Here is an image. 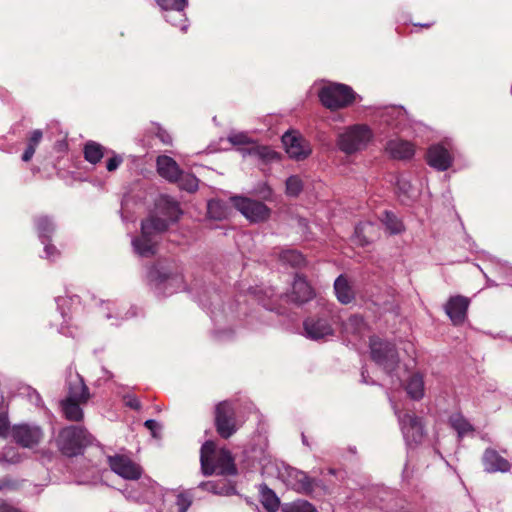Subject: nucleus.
Wrapping results in <instances>:
<instances>
[{"label":"nucleus","instance_id":"nucleus-24","mask_svg":"<svg viewBox=\"0 0 512 512\" xmlns=\"http://www.w3.org/2000/svg\"><path fill=\"white\" fill-rule=\"evenodd\" d=\"M334 291L338 301L342 304H349L354 300V291L344 275L338 276L335 280Z\"/></svg>","mask_w":512,"mask_h":512},{"label":"nucleus","instance_id":"nucleus-35","mask_svg":"<svg viewBox=\"0 0 512 512\" xmlns=\"http://www.w3.org/2000/svg\"><path fill=\"white\" fill-rule=\"evenodd\" d=\"M228 141L235 147H237V150L241 152L240 148H248L251 147V145L254 144V141L243 132H232L228 136Z\"/></svg>","mask_w":512,"mask_h":512},{"label":"nucleus","instance_id":"nucleus-41","mask_svg":"<svg viewBox=\"0 0 512 512\" xmlns=\"http://www.w3.org/2000/svg\"><path fill=\"white\" fill-rule=\"evenodd\" d=\"M193 498L188 492H181L177 495L176 505L178 512H187L192 505Z\"/></svg>","mask_w":512,"mask_h":512},{"label":"nucleus","instance_id":"nucleus-48","mask_svg":"<svg viewBox=\"0 0 512 512\" xmlns=\"http://www.w3.org/2000/svg\"><path fill=\"white\" fill-rule=\"evenodd\" d=\"M9 434V421L5 414H0V437L6 438Z\"/></svg>","mask_w":512,"mask_h":512},{"label":"nucleus","instance_id":"nucleus-57","mask_svg":"<svg viewBox=\"0 0 512 512\" xmlns=\"http://www.w3.org/2000/svg\"><path fill=\"white\" fill-rule=\"evenodd\" d=\"M161 140H162V142H163V143H165V144L170 143V137H169L168 135H166V136H162V135H161Z\"/></svg>","mask_w":512,"mask_h":512},{"label":"nucleus","instance_id":"nucleus-17","mask_svg":"<svg viewBox=\"0 0 512 512\" xmlns=\"http://www.w3.org/2000/svg\"><path fill=\"white\" fill-rule=\"evenodd\" d=\"M289 297L292 302L302 304L314 297V291L305 278L296 275Z\"/></svg>","mask_w":512,"mask_h":512},{"label":"nucleus","instance_id":"nucleus-38","mask_svg":"<svg viewBox=\"0 0 512 512\" xmlns=\"http://www.w3.org/2000/svg\"><path fill=\"white\" fill-rule=\"evenodd\" d=\"M303 189L302 180L298 176H290L286 180V194L291 197L298 196Z\"/></svg>","mask_w":512,"mask_h":512},{"label":"nucleus","instance_id":"nucleus-30","mask_svg":"<svg viewBox=\"0 0 512 512\" xmlns=\"http://www.w3.org/2000/svg\"><path fill=\"white\" fill-rule=\"evenodd\" d=\"M279 259L283 264L290 265L292 267H300L305 264L304 256L293 249H286L281 251Z\"/></svg>","mask_w":512,"mask_h":512},{"label":"nucleus","instance_id":"nucleus-28","mask_svg":"<svg viewBox=\"0 0 512 512\" xmlns=\"http://www.w3.org/2000/svg\"><path fill=\"white\" fill-rule=\"evenodd\" d=\"M105 147L95 141H88L83 148L84 159L95 165L99 163L105 155Z\"/></svg>","mask_w":512,"mask_h":512},{"label":"nucleus","instance_id":"nucleus-22","mask_svg":"<svg viewBox=\"0 0 512 512\" xmlns=\"http://www.w3.org/2000/svg\"><path fill=\"white\" fill-rule=\"evenodd\" d=\"M90 397L89 388L84 383L83 378L78 375L76 381L69 383L67 396L64 399L86 404Z\"/></svg>","mask_w":512,"mask_h":512},{"label":"nucleus","instance_id":"nucleus-23","mask_svg":"<svg viewBox=\"0 0 512 512\" xmlns=\"http://www.w3.org/2000/svg\"><path fill=\"white\" fill-rule=\"evenodd\" d=\"M259 492V501L267 512H277L280 508V498L277 494L267 486V484L262 483L258 486Z\"/></svg>","mask_w":512,"mask_h":512},{"label":"nucleus","instance_id":"nucleus-37","mask_svg":"<svg viewBox=\"0 0 512 512\" xmlns=\"http://www.w3.org/2000/svg\"><path fill=\"white\" fill-rule=\"evenodd\" d=\"M450 422L460 436L473 430L471 424L461 415L452 416Z\"/></svg>","mask_w":512,"mask_h":512},{"label":"nucleus","instance_id":"nucleus-26","mask_svg":"<svg viewBox=\"0 0 512 512\" xmlns=\"http://www.w3.org/2000/svg\"><path fill=\"white\" fill-rule=\"evenodd\" d=\"M148 278L150 281L155 282L156 284H163L166 281L172 280H181V276L172 270L163 267L160 263L154 265L149 273Z\"/></svg>","mask_w":512,"mask_h":512},{"label":"nucleus","instance_id":"nucleus-2","mask_svg":"<svg viewBox=\"0 0 512 512\" xmlns=\"http://www.w3.org/2000/svg\"><path fill=\"white\" fill-rule=\"evenodd\" d=\"M92 435L81 426H68L63 428L57 437V446L61 453L67 457H74L82 453L83 449L92 443Z\"/></svg>","mask_w":512,"mask_h":512},{"label":"nucleus","instance_id":"nucleus-29","mask_svg":"<svg viewBox=\"0 0 512 512\" xmlns=\"http://www.w3.org/2000/svg\"><path fill=\"white\" fill-rule=\"evenodd\" d=\"M168 227L169 222L166 219L157 216H150L141 223V230H144V233L149 232L155 236L159 233L165 232Z\"/></svg>","mask_w":512,"mask_h":512},{"label":"nucleus","instance_id":"nucleus-20","mask_svg":"<svg viewBox=\"0 0 512 512\" xmlns=\"http://www.w3.org/2000/svg\"><path fill=\"white\" fill-rule=\"evenodd\" d=\"M379 237L378 225L366 221L359 223L355 228V242L360 246L368 245Z\"/></svg>","mask_w":512,"mask_h":512},{"label":"nucleus","instance_id":"nucleus-15","mask_svg":"<svg viewBox=\"0 0 512 512\" xmlns=\"http://www.w3.org/2000/svg\"><path fill=\"white\" fill-rule=\"evenodd\" d=\"M484 469L488 473H506L510 470V463L503 458L496 450L487 449L483 454Z\"/></svg>","mask_w":512,"mask_h":512},{"label":"nucleus","instance_id":"nucleus-32","mask_svg":"<svg viewBox=\"0 0 512 512\" xmlns=\"http://www.w3.org/2000/svg\"><path fill=\"white\" fill-rule=\"evenodd\" d=\"M283 512H318L316 507L307 500H296L282 506Z\"/></svg>","mask_w":512,"mask_h":512},{"label":"nucleus","instance_id":"nucleus-54","mask_svg":"<svg viewBox=\"0 0 512 512\" xmlns=\"http://www.w3.org/2000/svg\"><path fill=\"white\" fill-rule=\"evenodd\" d=\"M0 512H22L20 509L10 505L9 503L3 501L0 503Z\"/></svg>","mask_w":512,"mask_h":512},{"label":"nucleus","instance_id":"nucleus-36","mask_svg":"<svg viewBox=\"0 0 512 512\" xmlns=\"http://www.w3.org/2000/svg\"><path fill=\"white\" fill-rule=\"evenodd\" d=\"M382 221L390 234H399L404 230L402 222L393 213L385 212Z\"/></svg>","mask_w":512,"mask_h":512},{"label":"nucleus","instance_id":"nucleus-50","mask_svg":"<svg viewBox=\"0 0 512 512\" xmlns=\"http://www.w3.org/2000/svg\"><path fill=\"white\" fill-rule=\"evenodd\" d=\"M167 204L170 210V219L176 221L178 219L179 214L181 213L178 203L175 201H168Z\"/></svg>","mask_w":512,"mask_h":512},{"label":"nucleus","instance_id":"nucleus-9","mask_svg":"<svg viewBox=\"0 0 512 512\" xmlns=\"http://www.w3.org/2000/svg\"><path fill=\"white\" fill-rule=\"evenodd\" d=\"M282 143L289 158L295 161H302L312 153L310 143L298 132L287 131L282 136Z\"/></svg>","mask_w":512,"mask_h":512},{"label":"nucleus","instance_id":"nucleus-8","mask_svg":"<svg viewBox=\"0 0 512 512\" xmlns=\"http://www.w3.org/2000/svg\"><path fill=\"white\" fill-rule=\"evenodd\" d=\"M234 207L250 222H265L270 218L271 210L263 202L246 197L234 196L230 198Z\"/></svg>","mask_w":512,"mask_h":512},{"label":"nucleus","instance_id":"nucleus-40","mask_svg":"<svg viewBox=\"0 0 512 512\" xmlns=\"http://www.w3.org/2000/svg\"><path fill=\"white\" fill-rule=\"evenodd\" d=\"M215 425L218 434L224 438V401L215 407Z\"/></svg>","mask_w":512,"mask_h":512},{"label":"nucleus","instance_id":"nucleus-51","mask_svg":"<svg viewBox=\"0 0 512 512\" xmlns=\"http://www.w3.org/2000/svg\"><path fill=\"white\" fill-rule=\"evenodd\" d=\"M125 404L129 408L139 411L141 409V402L135 396H127L125 397Z\"/></svg>","mask_w":512,"mask_h":512},{"label":"nucleus","instance_id":"nucleus-58","mask_svg":"<svg viewBox=\"0 0 512 512\" xmlns=\"http://www.w3.org/2000/svg\"><path fill=\"white\" fill-rule=\"evenodd\" d=\"M361 377H362V381H363L364 383H369V382L367 381L366 371H365V370H362V372H361Z\"/></svg>","mask_w":512,"mask_h":512},{"label":"nucleus","instance_id":"nucleus-18","mask_svg":"<svg viewBox=\"0 0 512 512\" xmlns=\"http://www.w3.org/2000/svg\"><path fill=\"white\" fill-rule=\"evenodd\" d=\"M132 244L140 256L152 257L156 254L158 241L155 235L149 232L144 233V230H141V235L134 238Z\"/></svg>","mask_w":512,"mask_h":512},{"label":"nucleus","instance_id":"nucleus-31","mask_svg":"<svg viewBox=\"0 0 512 512\" xmlns=\"http://www.w3.org/2000/svg\"><path fill=\"white\" fill-rule=\"evenodd\" d=\"M79 304H80V297L77 295L59 296L57 298V305H58V308H59L64 319H66V318L70 319V314L72 313L71 306L79 305Z\"/></svg>","mask_w":512,"mask_h":512},{"label":"nucleus","instance_id":"nucleus-19","mask_svg":"<svg viewBox=\"0 0 512 512\" xmlns=\"http://www.w3.org/2000/svg\"><path fill=\"white\" fill-rule=\"evenodd\" d=\"M385 151L394 159H409L414 155L413 145L405 140L392 139L387 142Z\"/></svg>","mask_w":512,"mask_h":512},{"label":"nucleus","instance_id":"nucleus-61","mask_svg":"<svg viewBox=\"0 0 512 512\" xmlns=\"http://www.w3.org/2000/svg\"><path fill=\"white\" fill-rule=\"evenodd\" d=\"M351 320H353V321H355V322H356V321H359V320H361V318H358V317H353V318H352Z\"/></svg>","mask_w":512,"mask_h":512},{"label":"nucleus","instance_id":"nucleus-39","mask_svg":"<svg viewBox=\"0 0 512 512\" xmlns=\"http://www.w3.org/2000/svg\"><path fill=\"white\" fill-rule=\"evenodd\" d=\"M164 10L184 11L188 5V0H155Z\"/></svg>","mask_w":512,"mask_h":512},{"label":"nucleus","instance_id":"nucleus-25","mask_svg":"<svg viewBox=\"0 0 512 512\" xmlns=\"http://www.w3.org/2000/svg\"><path fill=\"white\" fill-rule=\"evenodd\" d=\"M83 403L63 399L60 401L61 411L68 421L80 422L84 418L81 406Z\"/></svg>","mask_w":512,"mask_h":512},{"label":"nucleus","instance_id":"nucleus-1","mask_svg":"<svg viewBox=\"0 0 512 512\" xmlns=\"http://www.w3.org/2000/svg\"><path fill=\"white\" fill-rule=\"evenodd\" d=\"M372 139L373 132L367 125L355 124L338 134L336 145L344 154L352 155L366 149Z\"/></svg>","mask_w":512,"mask_h":512},{"label":"nucleus","instance_id":"nucleus-5","mask_svg":"<svg viewBox=\"0 0 512 512\" xmlns=\"http://www.w3.org/2000/svg\"><path fill=\"white\" fill-rule=\"evenodd\" d=\"M370 354L372 360L387 373L393 372L399 365V356L395 346L377 337L370 339Z\"/></svg>","mask_w":512,"mask_h":512},{"label":"nucleus","instance_id":"nucleus-56","mask_svg":"<svg viewBox=\"0 0 512 512\" xmlns=\"http://www.w3.org/2000/svg\"><path fill=\"white\" fill-rule=\"evenodd\" d=\"M225 491H226V495L236 494L237 490H236L235 484L232 485V484H229V483L226 482Z\"/></svg>","mask_w":512,"mask_h":512},{"label":"nucleus","instance_id":"nucleus-6","mask_svg":"<svg viewBox=\"0 0 512 512\" xmlns=\"http://www.w3.org/2000/svg\"><path fill=\"white\" fill-rule=\"evenodd\" d=\"M394 413L406 445L408 447L419 445L425 437L422 419L411 413H401L396 407H394Z\"/></svg>","mask_w":512,"mask_h":512},{"label":"nucleus","instance_id":"nucleus-42","mask_svg":"<svg viewBox=\"0 0 512 512\" xmlns=\"http://www.w3.org/2000/svg\"><path fill=\"white\" fill-rule=\"evenodd\" d=\"M207 213L210 218L221 220L224 217V210L219 201L211 200L207 204Z\"/></svg>","mask_w":512,"mask_h":512},{"label":"nucleus","instance_id":"nucleus-45","mask_svg":"<svg viewBox=\"0 0 512 512\" xmlns=\"http://www.w3.org/2000/svg\"><path fill=\"white\" fill-rule=\"evenodd\" d=\"M238 469L235 465L234 457L228 451H226V476H236Z\"/></svg>","mask_w":512,"mask_h":512},{"label":"nucleus","instance_id":"nucleus-11","mask_svg":"<svg viewBox=\"0 0 512 512\" xmlns=\"http://www.w3.org/2000/svg\"><path fill=\"white\" fill-rule=\"evenodd\" d=\"M12 439L24 448H33L37 446L42 438L43 431L39 426L29 424L15 425L11 429Z\"/></svg>","mask_w":512,"mask_h":512},{"label":"nucleus","instance_id":"nucleus-60","mask_svg":"<svg viewBox=\"0 0 512 512\" xmlns=\"http://www.w3.org/2000/svg\"><path fill=\"white\" fill-rule=\"evenodd\" d=\"M259 300L263 303V305H264L265 307H267V308H269V309H270V307L268 306V304H267V303H266L262 298H260V297H259Z\"/></svg>","mask_w":512,"mask_h":512},{"label":"nucleus","instance_id":"nucleus-10","mask_svg":"<svg viewBox=\"0 0 512 512\" xmlns=\"http://www.w3.org/2000/svg\"><path fill=\"white\" fill-rule=\"evenodd\" d=\"M111 470L126 480H138L142 476V468L125 455L108 457Z\"/></svg>","mask_w":512,"mask_h":512},{"label":"nucleus","instance_id":"nucleus-47","mask_svg":"<svg viewBox=\"0 0 512 512\" xmlns=\"http://www.w3.org/2000/svg\"><path fill=\"white\" fill-rule=\"evenodd\" d=\"M43 138V133L40 129H35L32 131L31 136L28 139L27 145H32V147L37 148L38 144L41 142Z\"/></svg>","mask_w":512,"mask_h":512},{"label":"nucleus","instance_id":"nucleus-3","mask_svg":"<svg viewBox=\"0 0 512 512\" xmlns=\"http://www.w3.org/2000/svg\"><path fill=\"white\" fill-rule=\"evenodd\" d=\"M277 477L289 488L297 493L309 495L314 491L316 480L309 477L304 471L286 465L275 463Z\"/></svg>","mask_w":512,"mask_h":512},{"label":"nucleus","instance_id":"nucleus-13","mask_svg":"<svg viewBox=\"0 0 512 512\" xmlns=\"http://www.w3.org/2000/svg\"><path fill=\"white\" fill-rule=\"evenodd\" d=\"M304 330L308 338L312 340L324 339L333 334L329 322L323 318H308L304 321Z\"/></svg>","mask_w":512,"mask_h":512},{"label":"nucleus","instance_id":"nucleus-59","mask_svg":"<svg viewBox=\"0 0 512 512\" xmlns=\"http://www.w3.org/2000/svg\"><path fill=\"white\" fill-rule=\"evenodd\" d=\"M267 294L268 297H272L274 295V292L272 289H269L268 291L265 292Z\"/></svg>","mask_w":512,"mask_h":512},{"label":"nucleus","instance_id":"nucleus-49","mask_svg":"<svg viewBox=\"0 0 512 512\" xmlns=\"http://www.w3.org/2000/svg\"><path fill=\"white\" fill-rule=\"evenodd\" d=\"M18 484L17 482L13 481L12 479L5 477L0 479V491L8 489V490H15L17 489Z\"/></svg>","mask_w":512,"mask_h":512},{"label":"nucleus","instance_id":"nucleus-21","mask_svg":"<svg viewBox=\"0 0 512 512\" xmlns=\"http://www.w3.org/2000/svg\"><path fill=\"white\" fill-rule=\"evenodd\" d=\"M243 157L252 156L264 163H270L279 159V154L268 146L258 145L254 142L251 147L240 148Z\"/></svg>","mask_w":512,"mask_h":512},{"label":"nucleus","instance_id":"nucleus-44","mask_svg":"<svg viewBox=\"0 0 512 512\" xmlns=\"http://www.w3.org/2000/svg\"><path fill=\"white\" fill-rule=\"evenodd\" d=\"M200 487L203 490H206L208 492H212V493L218 494V495H221L224 491V483H222V482L206 481V482H202Z\"/></svg>","mask_w":512,"mask_h":512},{"label":"nucleus","instance_id":"nucleus-4","mask_svg":"<svg viewBox=\"0 0 512 512\" xmlns=\"http://www.w3.org/2000/svg\"><path fill=\"white\" fill-rule=\"evenodd\" d=\"M321 103L330 110H337L349 106L355 99L351 87L345 84L331 83L319 91Z\"/></svg>","mask_w":512,"mask_h":512},{"label":"nucleus","instance_id":"nucleus-55","mask_svg":"<svg viewBox=\"0 0 512 512\" xmlns=\"http://www.w3.org/2000/svg\"><path fill=\"white\" fill-rule=\"evenodd\" d=\"M44 250L48 258L52 257L56 252V248L52 244H45Z\"/></svg>","mask_w":512,"mask_h":512},{"label":"nucleus","instance_id":"nucleus-34","mask_svg":"<svg viewBox=\"0 0 512 512\" xmlns=\"http://www.w3.org/2000/svg\"><path fill=\"white\" fill-rule=\"evenodd\" d=\"M35 225L37 228L38 235L41 238H50L51 234L54 231V225L51 219L47 216L37 217L35 219Z\"/></svg>","mask_w":512,"mask_h":512},{"label":"nucleus","instance_id":"nucleus-46","mask_svg":"<svg viewBox=\"0 0 512 512\" xmlns=\"http://www.w3.org/2000/svg\"><path fill=\"white\" fill-rule=\"evenodd\" d=\"M123 162V158L120 155L114 154L107 160L106 168L109 172L115 171Z\"/></svg>","mask_w":512,"mask_h":512},{"label":"nucleus","instance_id":"nucleus-33","mask_svg":"<svg viewBox=\"0 0 512 512\" xmlns=\"http://www.w3.org/2000/svg\"><path fill=\"white\" fill-rule=\"evenodd\" d=\"M175 183L178 184L180 189L188 192H195L198 189V179L194 175L183 171L180 172L179 178Z\"/></svg>","mask_w":512,"mask_h":512},{"label":"nucleus","instance_id":"nucleus-16","mask_svg":"<svg viewBox=\"0 0 512 512\" xmlns=\"http://www.w3.org/2000/svg\"><path fill=\"white\" fill-rule=\"evenodd\" d=\"M156 166L158 174L171 183L177 181L180 172L182 171L177 162L166 155L157 157Z\"/></svg>","mask_w":512,"mask_h":512},{"label":"nucleus","instance_id":"nucleus-53","mask_svg":"<svg viewBox=\"0 0 512 512\" xmlns=\"http://www.w3.org/2000/svg\"><path fill=\"white\" fill-rule=\"evenodd\" d=\"M36 148L32 147V145H27L24 153L22 154V160L28 162L32 159L35 154Z\"/></svg>","mask_w":512,"mask_h":512},{"label":"nucleus","instance_id":"nucleus-14","mask_svg":"<svg viewBox=\"0 0 512 512\" xmlns=\"http://www.w3.org/2000/svg\"><path fill=\"white\" fill-rule=\"evenodd\" d=\"M427 162L431 167L439 171H445L451 166L452 157L446 148L438 144L429 148Z\"/></svg>","mask_w":512,"mask_h":512},{"label":"nucleus","instance_id":"nucleus-12","mask_svg":"<svg viewBox=\"0 0 512 512\" xmlns=\"http://www.w3.org/2000/svg\"><path fill=\"white\" fill-rule=\"evenodd\" d=\"M470 300L456 295L450 297L445 305V312L454 325H461L466 320Z\"/></svg>","mask_w":512,"mask_h":512},{"label":"nucleus","instance_id":"nucleus-43","mask_svg":"<svg viewBox=\"0 0 512 512\" xmlns=\"http://www.w3.org/2000/svg\"><path fill=\"white\" fill-rule=\"evenodd\" d=\"M244 423L243 419H236L231 415L226 414V438L233 435Z\"/></svg>","mask_w":512,"mask_h":512},{"label":"nucleus","instance_id":"nucleus-7","mask_svg":"<svg viewBox=\"0 0 512 512\" xmlns=\"http://www.w3.org/2000/svg\"><path fill=\"white\" fill-rule=\"evenodd\" d=\"M201 470L205 476L224 474V447L217 448L212 440L203 443L200 450Z\"/></svg>","mask_w":512,"mask_h":512},{"label":"nucleus","instance_id":"nucleus-27","mask_svg":"<svg viewBox=\"0 0 512 512\" xmlns=\"http://www.w3.org/2000/svg\"><path fill=\"white\" fill-rule=\"evenodd\" d=\"M405 390L411 399L421 400L425 394L423 376L418 373L411 375L406 384Z\"/></svg>","mask_w":512,"mask_h":512},{"label":"nucleus","instance_id":"nucleus-52","mask_svg":"<svg viewBox=\"0 0 512 512\" xmlns=\"http://www.w3.org/2000/svg\"><path fill=\"white\" fill-rule=\"evenodd\" d=\"M144 426L151 431L153 437H157L156 431L160 429V425L156 420L148 419L145 421Z\"/></svg>","mask_w":512,"mask_h":512}]
</instances>
